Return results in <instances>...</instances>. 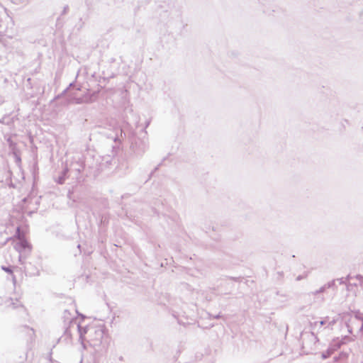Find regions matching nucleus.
Masks as SVG:
<instances>
[{
	"label": "nucleus",
	"instance_id": "obj_1",
	"mask_svg": "<svg viewBox=\"0 0 363 363\" xmlns=\"http://www.w3.org/2000/svg\"><path fill=\"white\" fill-rule=\"evenodd\" d=\"M17 237L19 240V242L16 245V249L18 250L28 249L30 250V245L28 242L24 238V235L20 232V228H17Z\"/></svg>",
	"mask_w": 363,
	"mask_h": 363
},
{
	"label": "nucleus",
	"instance_id": "obj_2",
	"mask_svg": "<svg viewBox=\"0 0 363 363\" xmlns=\"http://www.w3.org/2000/svg\"><path fill=\"white\" fill-rule=\"evenodd\" d=\"M2 269L7 273L12 274L13 269L10 267H2Z\"/></svg>",
	"mask_w": 363,
	"mask_h": 363
}]
</instances>
